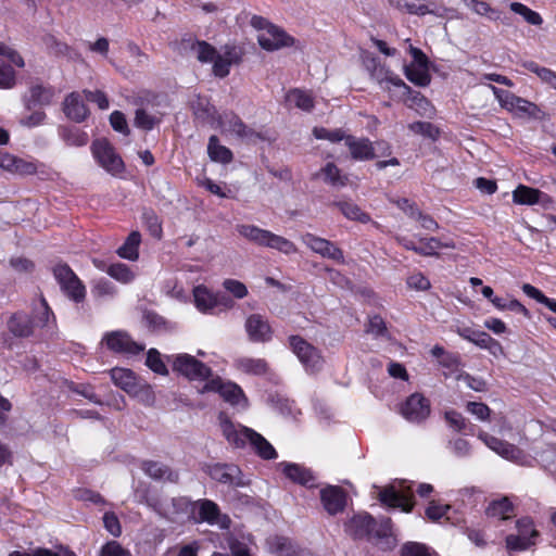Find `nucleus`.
<instances>
[{"label":"nucleus","instance_id":"b1692460","mask_svg":"<svg viewBox=\"0 0 556 556\" xmlns=\"http://www.w3.org/2000/svg\"><path fill=\"white\" fill-rule=\"evenodd\" d=\"M320 500L324 508L330 515H336L344 509L345 493L336 485H328L320 491Z\"/></svg>","mask_w":556,"mask_h":556},{"label":"nucleus","instance_id":"58836bf2","mask_svg":"<svg viewBox=\"0 0 556 556\" xmlns=\"http://www.w3.org/2000/svg\"><path fill=\"white\" fill-rule=\"evenodd\" d=\"M220 127L225 131L233 132L240 137H248L250 130L245 127L242 121L236 115H225L220 121Z\"/></svg>","mask_w":556,"mask_h":556},{"label":"nucleus","instance_id":"bf43d9fd","mask_svg":"<svg viewBox=\"0 0 556 556\" xmlns=\"http://www.w3.org/2000/svg\"><path fill=\"white\" fill-rule=\"evenodd\" d=\"M64 139L68 146L81 147V146L87 144L88 135L77 128H73V129H68L65 132Z\"/></svg>","mask_w":556,"mask_h":556},{"label":"nucleus","instance_id":"ddd939ff","mask_svg":"<svg viewBox=\"0 0 556 556\" xmlns=\"http://www.w3.org/2000/svg\"><path fill=\"white\" fill-rule=\"evenodd\" d=\"M192 515L199 522H207L212 526H218L222 529L228 528L230 519L223 515L218 505L210 500H199L192 503Z\"/></svg>","mask_w":556,"mask_h":556},{"label":"nucleus","instance_id":"2eb2a0df","mask_svg":"<svg viewBox=\"0 0 556 556\" xmlns=\"http://www.w3.org/2000/svg\"><path fill=\"white\" fill-rule=\"evenodd\" d=\"M409 53L413 61L405 67L407 79L415 85L427 86L430 83L427 56L420 49L413 46H409Z\"/></svg>","mask_w":556,"mask_h":556},{"label":"nucleus","instance_id":"052dcab7","mask_svg":"<svg viewBox=\"0 0 556 556\" xmlns=\"http://www.w3.org/2000/svg\"><path fill=\"white\" fill-rule=\"evenodd\" d=\"M450 508L451 507L448 505H443L432 501L426 509V516L432 521H439L446 515Z\"/></svg>","mask_w":556,"mask_h":556},{"label":"nucleus","instance_id":"6e6d98bb","mask_svg":"<svg viewBox=\"0 0 556 556\" xmlns=\"http://www.w3.org/2000/svg\"><path fill=\"white\" fill-rule=\"evenodd\" d=\"M0 56L7 58L12 65L17 67L22 68L25 66V62L22 55L14 48L2 41H0Z\"/></svg>","mask_w":556,"mask_h":556},{"label":"nucleus","instance_id":"473e14b6","mask_svg":"<svg viewBox=\"0 0 556 556\" xmlns=\"http://www.w3.org/2000/svg\"><path fill=\"white\" fill-rule=\"evenodd\" d=\"M270 552L278 556H304V551L287 538H275L270 541Z\"/></svg>","mask_w":556,"mask_h":556},{"label":"nucleus","instance_id":"412c9836","mask_svg":"<svg viewBox=\"0 0 556 556\" xmlns=\"http://www.w3.org/2000/svg\"><path fill=\"white\" fill-rule=\"evenodd\" d=\"M103 341L110 350L117 353L135 355L144 350L142 344L131 340V338L124 331H114L108 333Z\"/></svg>","mask_w":556,"mask_h":556},{"label":"nucleus","instance_id":"f704fd0d","mask_svg":"<svg viewBox=\"0 0 556 556\" xmlns=\"http://www.w3.org/2000/svg\"><path fill=\"white\" fill-rule=\"evenodd\" d=\"M207 153L210 159L214 162L229 163L232 160L231 151L225 146L219 144L216 136L210 138Z\"/></svg>","mask_w":556,"mask_h":556},{"label":"nucleus","instance_id":"69168bd1","mask_svg":"<svg viewBox=\"0 0 556 556\" xmlns=\"http://www.w3.org/2000/svg\"><path fill=\"white\" fill-rule=\"evenodd\" d=\"M467 410L477 417V419L484 421L490 416V408L483 403L468 402Z\"/></svg>","mask_w":556,"mask_h":556},{"label":"nucleus","instance_id":"4be33fe9","mask_svg":"<svg viewBox=\"0 0 556 556\" xmlns=\"http://www.w3.org/2000/svg\"><path fill=\"white\" fill-rule=\"evenodd\" d=\"M193 298L195 307L202 313H210L214 307L219 304L226 307L232 306V301L225 296L213 294L206 287L198 286L193 289Z\"/></svg>","mask_w":556,"mask_h":556},{"label":"nucleus","instance_id":"338daca9","mask_svg":"<svg viewBox=\"0 0 556 556\" xmlns=\"http://www.w3.org/2000/svg\"><path fill=\"white\" fill-rule=\"evenodd\" d=\"M105 529L114 536H119L122 528L118 518L113 513H105L103 516Z\"/></svg>","mask_w":556,"mask_h":556},{"label":"nucleus","instance_id":"f8f14e48","mask_svg":"<svg viewBox=\"0 0 556 556\" xmlns=\"http://www.w3.org/2000/svg\"><path fill=\"white\" fill-rule=\"evenodd\" d=\"M62 291L75 302H81L86 296V288L67 265H58L53 269Z\"/></svg>","mask_w":556,"mask_h":556},{"label":"nucleus","instance_id":"a19ab883","mask_svg":"<svg viewBox=\"0 0 556 556\" xmlns=\"http://www.w3.org/2000/svg\"><path fill=\"white\" fill-rule=\"evenodd\" d=\"M238 366L247 374L263 375L267 371V363L262 358H241Z\"/></svg>","mask_w":556,"mask_h":556},{"label":"nucleus","instance_id":"9d476101","mask_svg":"<svg viewBox=\"0 0 556 556\" xmlns=\"http://www.w3.org/2000/svg\"><path fill=\"white\" fill-rule=\"evenodd\" d=\"M517 534H509L506 538V546L509 551H525L535 544L539 536L534 528V521L530 517H522L517 520Z\"/></svg>","mask_w":556,"mask_h":556},{"label":"nucleus","instance_id":"6e6552de","mask_svg":"<svg viewBox=\"0 0 556 556\" xmlns=\"http://www.w3.org/2000/svg\"><path fill=\"white\" fill-rule=\"evenodd\" d=\"M91 152L98 164L111 175H119L125 165L121 156L105 139H98L91 144Z\"/></svg>","mask_w":556,"mask_h":556},{"label":"nucleus","instance_id":"37998d69","mask_svg":"<svg viewBox=\"0 0 556 556\" xmlns=\"http://www.w3.org/2000/svg\"><path fill=\"white\" fill-rule=\"evenodd\" d=\"M522 291L531 299H534L539 303L548 307L552 312L556 314V300L547 298L541 290L533 287L530 283H525L522 286Z\"/></svg>","mask_w":556,"mask_h":556},{"label":"nucleus","instance_id":"4468645a","mask_svg":"<svg viewBox=\"0 0 556 556\" xmlns=\"http://www.w3.org/2000/svg\"><path fill=\"white\" fill-rule=\"evenodd\" d=\"M365 65L371 78L375 79L382 89L387 91H391L392 88L409 89L396 74L380 64L375 58L367 59Z\"/></svg>","mask_w":556,"mask_h":556},{"label":"nucleus","instance_id":"c756f323","mask_svg":"<svg viewBox=\"0 0 556 556\" xmlns=\"http://www.w3.org/2000/svg\"><path fill=\"white\" fill-rule=\"evenodd\" d=\"M317 176H321L326 184L334 188H341L348 184V176L343 175L340 168L331 162L327 163Z\"/></svg>","mask_w":556,"mask_h":556},{"label":"nucleus","instance_id":"a18cd8bd","mask_svg":"<svg viewBox=\"0 0 556 556\" xmlns=\"http://www.w3.org/2000/svg\"><path fill=\"white\" fill-rule=\"evenodd\" d=\"M106 273L115 280L122 283H128L135 278V274L130 268L122 263L112 264L108 266Z\"/></svg>","mask_w":556,"mask_h":556},{"label":"nucleus","instance_id":"f257e3e1","mask_svg":"<svg viewBox=\"0 0 556 556\" xmlns=\"http://www.w3.org/2000/svg\"><path fill=\"white\" fill-rule=\"evenodd\" d=\"M219 424L226 440L236 447H243L249 443L260 457L264 459L277 457L274 446L253 429L232 424L224 414L219 415Z\"/></svg>","mask_w":556,"mask_h":556},{"label":"nucleus","instance_id":"79ce46f5","mask_svg":"<svg viewBox=\"0 0 556 556\" xmlns=\"http://www.w3.org/2000/svg\"><path fill=\"white\" fill-rule=\"evenodd\" d=\"M337 205L339 206L342 214L349 219L357 220L364 224L370 220L369 215L363 212L356 204L340 202Z\"/></svg>","mask_w":556,"mask_h":556},{"label":"nucleus","instance_id":"cd10ccee","mask_svg":"<svg viewBox=\"0 0 556 556\" xmlns=\"http://www.w3.org/2000/svg\"><path fill=\"white\" fill-rule=\"evenodd\" d=\"M391 8L407 14L425 15L434 13L424 0H388Z\"/></svg>","mask_w":556,"mask_h":556},{"label":"nucleus","instance_id":"4c0bfd02","mask_svg":"<svg viewBox=\"0 0 556 556\" xmlns=\"http://www.w3.org/2000/svg\"><path fill=\"white\" fill-rule=\"evenodd\" d=\"M486 514L498 519H508L513 514V504L507 497L495 500L490 503Z\"/></svg>","mask_w":556,"mask_h":556},{"label":"nucleus","instance_id":"7c9ffc66","mask_svg":"<svg viewBox=\"0 0 556 556\" xmlns=\"http://www.w3.org/2000/svg\"><path fill=\"white\" fill-rule=\"evenodd\" d=\"M54 97V90L50 87H43L41 85H35L29 90V99L27 102L28 109L33 106H43L51 103Z\"/></svg>","mask_w":556,"mask_h":556},{"label":"nucleus","instance_id":"bb28decb","mask_svg":"<svg viewBox=\"0 0 556 556\" xmlns=\"http://www.w3.org/2000/svg\"><path fill=\"white\" fill-rule=\"evenodd\" d=\"M513 201L520 205H534L541 202H547L549 198L539 189L519 185L513 191Z\"/></svg>","mask_w":556,"mask_h":556},{"label":"nucleus","instance_id":"aec40b11","mask_svg":"<svg viewBox=\"0 0 556 556\" xmlns=\"http://www.w3.org/2000/svg\"><path fill=\"white\" fill-rule=\"evenodd\" d=\"M111 379L115 386L131 396H137L144 388H148L136 377L132 370L127 368H113Z\"/></svg>","mask_w":556,"mask_h":556},{"label":"nucleus","instance_id":"13d9d810","mask_svg":"<svg viewBox=\"0 0 556 556\" xmlns=\"http://www.w3.org/2000/svg\"><path fill=\"white\" fill-rule=\"evenodd\" d=\"M50 317H53L46 300L41 299L36 308L35 321L37 326L46 327L49 325Z\"/></svg>","mask_w":556,"mask_h":556},{"label":"nucleus","instance_id":"ea45409f","mask_svg":"<svg viewBox=\"0 0 556 556\" xmlns=\"http://www.w3.org/2000/svg\"><path fill=\"white\" fill-rule=\"evenodd\" d=\"M466 7L477 15L485 16L491 21H497L501 16L498 10L492 8L483 0H470Z\"/></svg>","mask_w":556,"mask_h":556},{"label":"nucleus","instance_id":"4d7b16f0","mask_svg":"<svg viewBox=\"0 0 556 556\" xmlns=\"http://www.w3.org/2000/svg\"><path fill=\"white\" fill-rule=\"evenodd\" d=\"M193 51L197 55V59L200 62H212L214 60V58L216 56L215 49L204 41L198 42L193 47Z\"/></svg>","mask_w":556,"mask_h":556},{"label":"nucleus","instance_id":"f03ea898","mask_svg":"<svg viewBox=\"0 0 556 556\" xmlns=\"http://www.w3.org/2000/svg\"><path fill=\"white\" fill-rule=\"evenodd\" d=\"M236 230L242 238L256 245L274 249L287 255L298 252L292 241L258 226L240 224L236 226Z\"/></svg>","mask_w":556,"mask_h":556},{"label":"nucleus","instance_id":"774afa93","mask_svg":"<svg viewBox=\"0 0 556 556\" xmlns=\"http://www.w3.org/2000/svg\"><path fill=\"white\" fill-rule=\"evenodd\" d=\"M84 94H85L86 100H88L90 102H94L99 109L106 110L109 108V100L102 91H100V90H96V91L84 90Z\"/></svg>","mask_w":556,"mask_h":556},{"label":"nucleus","instance_id":"603ef678","mask_svg":"<svg viewBox=\"0 0 556 556\" xmlns=\"http://www.w3.org/2000/svg\"><path fill=\"white\" fill-rule=\"evenodd\" d=\"M16 84V74L12 65L0 61V89H11Z\"/></svg>","mask_w":556,"mask_h":556},{"label":"nucleus","instance_id":"423d86ee","mask_svg":"<svg viewBox=\"0 0 556 556\" xmlns=\"http://www.w3.org/2000/svg\"><path fill=\"white\" fill-rule=\"evenodd\" d=\"M378 498L383 505L400 508L405 513H409L414 506L410 486L406 485L404 482L380 489Z\"/></svg>","mask_w":556,"mask_h":556},{"label":"nucleus","instance_id":"2f4dec72","mask_svg":"<svg viewBox=\"0 0 556 556\" xmlns=\"http://www.w3.org/2000/svg\"><path fill=\"white\" fill-rule=\"evenodd\" d=\"M375 520L368 514H358L354 516L350 523L349 529L355 536L368 535L374 531Z\"/></svg>","mask_w":556,"mask_h":556},{"label":"nucleus","instance_id":"c9c22d12","mask_svg":"<svg viewBox=\"0 0 556 556\" xmlns=\"http://www.w3.org/2000/svg\"><path fill=\"white\" fill-rule=\"evenodd\" d=\"M141 241V236L138 231H132L124 242V244L117 250L121 257L136 261L138 258V248Z\"/></svg>","mask_w":556,"mask_h":556},{"label":"nucleus","instance_id":"5701e85b","mask_svg":"<svg viewBox=\"0 0 556 556\" xmlns=\"http://www.w3.org/2000/svg\"><path fill=\"white\" fill-rule=\"evenodd\" d=\"M84 92H72L63 101V112L70 119L80 123L88 116V109L85 104Z\"/></svg>","mask_w":556,"mask_h":556},{"label":"nucleus","instance_id":"6ab92c4d","mask_svg":"<svg viewBox=\"0 0 556 556\" xmlns=\"http://www.w3.org/2000/svg\"><path fill=\"white\" fill-rule=\"evenodd\" d=\"M205 471L212 479L227 485L243 486L245 484L241 470L236 465H207Z\"/></svg>","mask_w":556,"mask_h":556},{"label":"nucleus","instance_id":"e433bc0d","mask_svg":"<svg viewBox=\"0 0 556 556\" xmlns=\"http://www.w3.org/2000/svg\"><path fill=\"white\" fill-rule=\"evenodd\" d=\"M286 101L288 105L295 106L306 112L311 111L314 106L313 98L300 89L289 91L286 96Z\"/></svg>","mask_w":556,"mask_h":556},{"label":"nucleus","instance_id":"3c124183","mask_svg":"<svg viewBox=\"0 0 556 556\" xmlns=\"http://www.w3.org/2000/svg\"><path fill=\"white\" fill-rule=\"evenodd\" d=\"M401 556H437L425 544L407 542L401 548Z\"/></svg>","mask_w":556,"mask_h":556},{"label":"nucleus","instance_id":"20e7f679","mask_svg":"<svg viewBox=\"0 0 556 556\" xmlns=\"http://www.w3.org/2000/svg\"><path fill=\"white\" fill-rule=\"evenodd\" d=\"M167 362L172 363L173 370L189 380L207 381L211 379V369L198 361L194 356L182 353L167 356Z\"/></svg>","mask_w":556,"mask_h":556},{"label":"nucleus","instance_id":"49530a36","mask_svg":"<svg viewBox=\"0 0 556 556\" xmlns=\"http://www.w3.org/2000/svg\"><path fill=\"white\" fill-rule=\"evenodd\" d=\"M313 135L316 139L328 140L330 142H345V138L349 137L342 129H328L324 127H315Z\"/></svg>","mask_w":556,"mask_h":556},{"label":"nucleus","instance_id":"09e8293b","mask_svg":"<svg viewBox=\"0 0 556 556\" xmlns=\"http://www.w3.org/2000/svg\"><path fill=\"white\" fill-rule=\"evenodd\" d=\"M161 118L156 115L149 114L143 109H138L135 115V126L144 130H151L155 125L160 123Z\"/></svg>","mask_w":556,"mask_h":556},{"label":"nucleus","instance_id":"9b49d317","mask_svg":"<svg viewBox=\"0 0 556 556\" xmlns=\"http://www.w3.org/2000/svg\"><path fill=\"white\" fill-rule=\"evenodd\" d=\"M418 244L416 242L405 236H397L396 241L406 250H410L416 252L417 254L424 256H433L437 255L438 251L441 249H454L455 244L453 241H441L434 237H416Z\"/></svg>","mask_w":556,"mask_h":556},{"label":"nucleus","instance_id":"de8ad7c7","mask_svg":"<svg viewBox=\"0 0 556 556\" xmlns=\"http://www.w3.org/2000/svg\"><path fill=\"white\" fill-rule=\"evenodd\" d=\"M146 365L155 374L167 376L168 369L155 349H150L147 354Z\"/></svg>","mask_w":556,"mask_h":556},{"label":"nucleus","instance_id":"680f3d73","mask_svg":"<svg viewBox=\"0 0 556 556\" xmlns=\"http://www.w3.org/2000/svg\"><path fill=\"white\" fill-rule=\"evenodd\" d=\"M100 556H131L130 552L124 548L118 542L110 541L102 546Z\"/></svg>","mask_w":556,"mask_h":556},{"label":"nucleus","instance_id":"72a5a7b5","mask_svg":"<svg viewBox=\"0 0 556 556\" xmlns=\"http://www.w3.org/2000/svg\"><path fill=\"white\" fill-rule=\"evenodd\" d=\"M8 328L16 337H28L33 333V324L25 314H14L8 321Z\"/></svg>","mask_w":556,"mask_h":556},{"label":"nucleus","instance_id":"f3484780","mask_svg":"<svg viewBox=\"0 0 556 556\" xmlns=\"http://www.w3.org/2000/svg\"><path fill=\"white\" fill-rule=\"evenodd\" d=\"M301 240L314 253H317L323 257L331 258L340 263L344 262L342 250L339 249L331 241L324 239L321 237H317L309 232L302 235Z\"/></svg>","mask_w":556,"mask_h":556},{"label":"nucleus","instance_id":"5fc2aeb1","mask_svg":"<svg viewBox=\"0 0 556 556\" xmlns=\"http://www.w3.org/2000/svg\"><path fill=\"white\" fill-rule=\"evenodd\" d=\"M489 88L492 90L493 94L504 109L508 111L514 110V104L515 101H517V96L507 90L500 89L493 85H489Z\"/></svg>","mask_w":556,"mask_h":556},{"label":"nucleus","instance_id":"0eeeda50","mask_svg":"<svg viewBox=\"0 0 556 556\" xmlns=\"http://www.w3.org/2000/svg\"><path fill=\"white\" fill-rule=\"evenodd\" d=\"M479 439L483 441L489 448L507 460L522 466H531L532 464L531 457L511 443L495 438L486 432H481Z\"/></svg>","mask_w":556,"mask_h":556},{"label":"nucleus","instance_id":"39448f33","mask_svg":"<svg viewBox=\"0 0 556 556\" xmlns=\"http://www.w3.org/2000/svg\"><path fill=\"white\" fill-rule=\"evenodd\" d=\"M199 392H216L226 402L233 406H238L240 408H247L248 406V400L242 389L230 381H223L219 377H212L201 389H199Z\"/></svg>","mask_w":556,"mask_h":556},{"label":"nucleus","instance_id":"7ed1b4c3","mask_svg":"<svg viewBox=\"0 0 556 556\" xmlns=\"http://www.w3.org/2000/svg\"><path fill=\"white\" fill-rule=\"evenodd\" d=\"M251 25L258 30L257 41L267 51H275L293 45L294 39L280 27L273 25L262 16L254 15Z\"/></svg>","mask_w":556,"mask_h":556},{"label":"nucleus","instance_id":"0e129e2a","mask_svg":"<svg viewBox=\"0 0 556 556\" xmlns=\"http://www.w3.org/2000/svg\"><path fill=\"white\" fill-rule=\"evenodd\" d=\"M224 288L232 293L237 299H243L248 294L247 287L239 280L226 279L223 283Z\"/></svg>","mask_w":556,"mask_h":556},{"label":"nucleus","instance_id":"a878e982","mask_svg":"<svg viewBox=\"0 0 556 556\" xmlns=\"http://www.w3.org/2000/svg\"><path fill=\"white\" fill-rule=\"evenodd\" d=\"M279 467L291 481L307 488L315 486L316 479L308 468L292 463H280Z\"/></svg>","mask_w":556,"mask_h":556},{"label":"nucleus","instance_id":"c85d7f7f","mask_svg":"<svg viewBox=\"0 0 556 556\" xmlns=\"http://www.w3.org/2000/svg\"><path fill=\"white\" fill-rule=\"evenodd\" d=\"M239 61V55L235 49H227L224 54H217L213 62V72L218 77H225L229 74L230 66Z\"/></svg>","mask_w":556,"mask_h":556},{"label":"nucleus","instance_id":"864d4df0","mask_svg":"<svg viewBox=\"0 0 556 556\" xmlns=\"http://www.w3.org/2000/svg\"><path fill=\"white\" fill-rule=\"evenodd\" d=\"M142 469L153 479H167L170 476L168 468L157 462H144Z\"/></svg>","mask_w":556,"mask_h":556},{"label":"nucleus","instance_id":"a211bd4d","mask_svg":"<svg viewBox=\"0 0 556 556\" xmlns=\"http://www.w3.org/2000/svg\"><path fill=\"white\" fill-rule=\"evenodd\" d=\"M401 414L412 422H420L430 414L429 401L419 393L412 394L402 405Z\"/></svg>","mask_w":556,"mask_h":556},{"label":"nucleus","instance_id":"8fccbe9b","mask_svg":"<svg viewBox=\"0 0 556 556\" xmlns=\"http://www.w3.org/2000/svg\"><path fill=\"white\" fill-rule=\"evenodd\" d=\"M408 128L414 134L420 135L425 138L435 140L439 137L438 128L428 122H415L408 125Z\"/></svg>","mask_w":556,"mask_h":556},{"label":"nucleus","instance_id":"dca6fc26","mask_svg":"<svg viewBox=\"0 0 556 556\" xmlns=\"http://www.w3.org/2000/svg\"><path fill=\"white\" fill-rule=\"evenodd\" d=\"M244 329L248 338L254 343H266L273 338V328L268 319L261 314H251L247 317Z\"/></svg>","mask_w":556,"mask_h":556},{"label":"nucleus","instance_id":"e2e57ef3","mask_svg":"<svg viewBox=\"0 0 556 556\" xmlns=\"http://www.w3.org/2000/svg\"><path fill=\"white\" fill-rule=\"evenodd\" d=\"M407 286L417 291H425L430 288V281L421 273H414L407 278Z\"/></svg>","mask_w":556,"mask_h":556},{"label":"nucleus","instance_id":"1a4fd4ad","mask_svg":"<svg viewBox=\"0 0 556 556\" xmlns=\"http://www.w3.org/2000/svg\"><path fill=\"white\" fill-rule=\"evenodd\" d=\"M289 343L307 372H316L323 367V357L315 346L299 336H291Z\"/></svg>","mask_w":556,"mask_h":556},{"label":"nucleus","instance_id":"393cba45","mask_svg":"<svg viewBox=\"0 0 556 556\" xmlns=\"http://www.w3.org/2000/svg\"><path fill=\"white\" fill-rule=\"evenodd\" d=\"M345 147L349 149L353 160L367 161L376 157L375 146L367 138H357L349 135L345 138Z\"/></svg>","mask_w":556,"mask_h":556},{"label":"nucleus","instance_id":"c03bdc74","mask_svg":"<svg viewBox=\"0 0 556 556\" xmlns=\"http://www.w3.org/2000/svg\"><path fill=\"white\" fill-rule=\"evenodd\" d=\"M510 10L521 15L529 24L539 26L543 23L541 15L520 2H511Z\"/></svg>","mask_w":556,"mask_h":556}]
</instances>
